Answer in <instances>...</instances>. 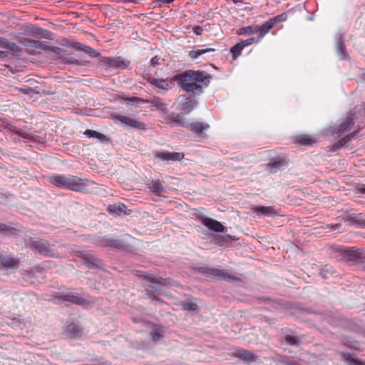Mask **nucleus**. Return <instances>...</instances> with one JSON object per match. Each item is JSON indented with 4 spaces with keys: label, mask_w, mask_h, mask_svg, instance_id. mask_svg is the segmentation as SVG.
Listing matches in <instances>:
<instances>
[{
    "label": "nucleus",
    "mask_w": 365,
    "mask_h": 365,
    "mask_svg": "<svg viewBox=\"0 0 365 365\" xmlns=\"http://www.w3.org/2000/svg\"><path fill=\"white\" fill-rule=\"evenodd\" d=\"M144 279L154 284L168 286L173 284L174 281L170 278L153 277L150 276H145Z\"/></svg>",
    "instance_id": "nucleus-26"
},
{
    "label": "nucleus",
    "mask_w": 365,
    "mask_h": 365,
    "mask_svg": "<svg viewBox=\"0 0 365 365\" xmlns=\"http://www.w3.org/2000/svg\"><path fill=\"white\" fill-rule=\"evenodd\" d=\"M187 128L192 131L193 133H197L198 135H202L204 134V131L207 130L210 128L209 124L201 122H194L189 123Z\"/></svg>",
    "instance_id": "nucleus-22"
},
{
    "label": "nucleus",
    "mask_w": 365,
    "mask_h": 365,
    "mask_svg": "<svg viewBox=\"0 0 365 365\" xmlns=\"http://www.w3.org/2000/svg\"><path fill=\"white\" fill-rule=\"evenodd\" d=\"M363 108H364V113H365V103L363 105Z\"/></svg>",
    "instance_id": "nucleus-61"
},
{
    "label": "nucleus",
    "mask_w": 365,
    "mask_h": 365,
    "mask_svg": "<svg viewBox=\"0 0 365 365\" xmlns=\"http://www.w3.org/2000/svg\"><path fill=\"white\" fill-rule=\"evenodd\" d=\"M31 246L32 249H34L41 255L46 257H56L58 256L57 252L53 248V245L51 246L49 242L46 240H40L34 241Z\"/></svg>",
    "instance_id": "nucleus-8"
},
{
    "label": "nucleus",
    "mask_w": 365,
    "mask_h": 365,
    "mask_svg": "<svg viewBox=\"0 0 365 365\" xmlns=\"http://www.w3.org/2000/svg\"><path fill=\"white\" fill-rule=\"evenodd\" d=\"M15 229L14 227H9L4 223L0 222V232H2L6 235H11L14 234Z\"/></svg>",
    "instance_id": "nucleus-40"
},
{
    "label": "nucleus",
    "mask_w": 365,
    "mask_h": 365,
    "mask_svg": "<svg viewBox=\"0 0 365 365\" xmlns=\"http://www.w3.org/2000/svg\"><path fill=\"white\" fill-rule=\"evenodd\" d=\"M28 35L34 38H41L48 40L54 39V34L39 26H32L27 31Z\"/></svg>",
    "instance_id": "nucleus-11"
},
{
    "label": "nucleus",
    "mask_w": 365,
    "mask_h": 365,
    "mask_svg": "<svg viewBox=\"0 0 365 365\" xmlns=\"http://www.w3.org/2000/svg\"><path fill=\"white\" fill-rule=\"evenodd\" d=\"M77 256L83 260V264L89 269H102L104 267L103 260L93 251H78Z\"/></svg>",
    "instance_id": "nucleus-5"
},
{
    "label": "nucleus",
    "mask_w": 365,
    "mask_h": 365,
    "mask_svg": "<svg viewBox=\"0 0 365 365\" xmlns=\"http://www.w3.org/2000/svg\"><path fill=\"white\" fill-rule=\"evenodd\" d=\"M158 1L163 4H170V3L173 2L175 0H158Z\"/></svg>",
    "instance_id": "nucleus-55"
},
{
    "label": "nucleus",
    "mask_w": 365,
    "mask_h": 365,
    "mask_svg": "<svg viewBox=\"0 0 365 365\" xmlns=\"http://www.w3.org/2000/svg\"><path fill=\"white\" fill-rule=\"evenodd\" d=\"M339 148H340V146L337 145V142H336V143H334V144L332 145V149H333V150H337Z\"/></svg>",
    "instance_id": "nucleus-57"
},
{
    "label": "nucleus",
    "mask_w": 365,
    "mask_h": 365,
    "mask_svg": "<svg viewBox=\"0 0 365 365\" xmlns=\"http://www.w3.org/2000/svg\"><path fill=\"white\" fill-rule=\"evenodd\" d=\"M152 292H156L158 294L161 292V289H159L156 285H151L149 287Z\"/></svg>",
    "instance_id": "nucleus-52"
},
{
    "label": "nucleus",
    "mask_w": 365,
    "mask_h": 365,
    "mask_svg": "<svg viewBox=\"0 0 365 365\" xmlns=\"http://www.w3.org/2000/svg\"><path fill=\"white\" fill-rule=\"evenodd\" d=\"M71 46L76 48L77 50L83 51V48L85 47V45H83V43H81L80 42H73L71 44Z\"/></svg>",
    "instance_id": "nucleus-46"
},
{
    "label": "nucleus",
    "mask_w": 365,
    "mask_h": 365,
    "mask_svg": "<svg viewBox=\"0 0 365 365\" xmlns=\"http://www.w3.org/2000/svg\"><path fill=\"white\" fill-rule=\"evenodd\" d=\"M331 255L337 260H344L351 265H357L365 261V250L343 246L332 247Z\"/></svg>",
    "instance_id": "nucleus-2"
},
{
    "label": "nucleus",
    "mask_w": 365,
    "mask_h": 365,
    "mask_svg": "<svg viewBox=\"0 0 365 365\" xmlns=\"http://www.w3.org/2000/svg\"><path fill=\"white\" fill-rule=\"evenodd\" d=\"M18 261L8 255H0V265L6 269L14 268L16 267Z\"/></svg>",
    "instance_id": "nucleus-28"
},
{
    "label": "nucleus",
    "mask_w": 365,
    "mask_h": 365,
    "mask_svg": "<svg viewBox=\"0 0 365 365\" xmlns=\"http://www.w3.org/2000/svg\"><path fill=\"white\" fill-rule=\"evenodd\" d=\"M357 131H354L349 135H346V137H349V140H351L352 138H356Z\"/></svg>",
    "instance_id": "nucleus-53"
},
{
    "label": "nucleus",
    "mask_w": 365,
    "mask_h": 365,
    "mask_svg": "<svg viewBox=\"0 0 365 365\" xmlns=\"http://www.w3.org/2000/svg\"><path fill=\"white\" fill-rule=\"evenodd\" d=\"M0 48L10 50L14 53H18L21 51L20 47L16 43H10L4 37L0 38Z\"/></svg>",
    "instance_id": "nucleus-27"
},
{
    "label": "nucleus",
    "mask_w": 365,
    "mask_h": 365,
    "mask_svg": "<svg viewBox=\"0 0 365 365\" xmlns=\"http://www.w3.org/2000/svg\"><path fill=\"white\" fill-rule=\"evenodd\" d=\"M23 43L24 46L41 50L47 51L48 44L47 41H41L34 39L26 38L24 40Z\"/></svg>",
    "instance_id": "nucleus-23"
},
{
    "label": "nucleus",
    "mask_w": 365,
    "mask_h": 365,
    "mask_svg": "<svg viewBox=\"0 0 365 365\" xmlns=\"http://www.w3.org/2000/svg\"><path fill=\"white\" fill-rule=\"evenodd\" d=\"M196 270L200 273L208 275L223 276L224 277H227L229 279H235V277L230 275L227 272H224L223 271L218 269L208 268L206 267H198L196 268Z\"/></svg>",
    "instance_id": "nucleus-18"
},
{
    "label": "nucleus",
    "mask_w": 365,
    "mask_h": 365,
    "mask_svg": "<svg viewBox=\"0 0 365 365\" xmlns=\"http://www.w3.org/2000/svg\"><path fill=\"white\" fill-rule=\"evenodd\" d=\"M363 79L365 81V74L363 76Z\"/></svg>",
    "instance_id": "nucleus-63"
},
{
    "label": "nucleus",
    "mask_w": 365,
    "mask_h": 365,
    "mask_svg": "<svg viewBox=\"0 0 365 365\" xmlns=\"http://www.w3.org/2000/svg\"><path fill=\"white\" fill-rule=\"evenodd\" d=\"M202 31H203V29L200 26H195L193 28V32L197 36H200L202 34Z\"/></svg>",
    "instance_id": "nucleus-49"
},
{
    "label": "nucleus",
    "mask_w": 365,
    "mask_h": 365,
    "mask_svg": "<svg viewBox=\"0 0 365 365\" xmlns=\"http://www.w3.org/2000/svg\"><path fill=\"white\" fill-rule=\"evenodd\" d=\"M128 101L132 102V103H145L148 102V100H145L142 98L138 97H131L127 99Z\"/></svg>",
    "instance_id": "nucleus-44"
},
{
    "label": "nucleus",
    "mask_w": 365,
    "mask_h": 365,
    "mask_svg": "<svg viewBox=\"0 0 365 365\" xmlns=\"http://www.w3.org/2000/svg\"><path fill=\"white\" fill-rule=\"evenodd\" d=\"M8 57V53L6 51H0V58H5Z\"/></svg>",
    "instance_id": "nucleus-54"
},
{
    "label": "nucleus",
    "mask_w": 365,
    "mask_h": 365,
    "mask_svg": "<svg viewBox=\"0 0 365 365\" xmlns=\"http://www.w3.org/2000/svg\"><path fill=\"white\" fill-rule=\"evenodd\" d=\"M236 356L244 361H255L257 359V356L254 353L246 350L237 352Z\"/></svg>",
    "instance_id": "nucleus-32"
},
{
    "label": "nucleus",
    "mask_w": 365,
    "mask_h": 365,
    "mask_svg": "<svg viewBox=\"0 0 365 365\" xmlns=\"http://www.w3.org/2000/svg\"><path fill=\"white\" fill-rule=\"evenodd\" d=\"M349 137H346V135L345 137H344L343 138L340 139L338 142H337V145H339L340 147H344V146H346L347 143L349 142Z\"/></svg>",
    "instance_id": "nucleus-47"
},
{
    "label": "nucleus",
    "mask_w": 365,
    "mask_h": 365,
    "mask_svg": "<svg viewBox=\"0 0 365 365\" xmlns=\"http://www.w3.org/2000/svg\"><path fill=\"white\" fill-rule=\"evenodd\" d=\"M288 365H294V364H292V363H290V364H288Z\"/></svg>",
    "instance_id": "nucleus-64"
},
{
    "label": "nucleus",
    "mask_w": 365,
    "mask_h": 365,
    "mask_svg": "<svg viewBox=\"0 0 365 365\" xmlns=\"http://www.w3.org/2000/svg\"><path fill=\"white\" fill-rule=\"evenodd\" d=\"M214 51H215V48H205V49H199V50H196V51L192 50V51H190L189 52V56L192 59H196L200 56H201L202 54H205L207 53L214 52Z\"/></svg>",
    "instance_id": "nucleus-34"
},
{
    "label": "nucleus",
    "mask_w": 365,
    "mask_h": 365,
    "mask_svg": "<svg viewBox=\"0 0 365 365\" xmlns=\"http://www.w3.org/2000/svg\"><path fill=\"white\" fill-rule=\"evenodd\" d=\"M178 108L181 110L184 115L189 114L198 105V101L194 98L180 96L178 98Z\"/></svg>",
    "instance_id": "nucleus-9"
},
{
    "label": "nucleus",
    "mask_w": 365,
    "mask_h": 365,
    "mask_svg": "<svg viewBox=\"0 0 365 365\" xmlns=\"http://www.w3.org/2000/svg\"><path fill=\"white\" fill-rule=\"evenodd\" d=\"M122 1H125V2H130V3H134V4H136L138 1V0H122Z\"/></svg>",
    "instance_id": "nucleus-58"
},
{
    "label": "nucleus",
    "mask_w": 365,
    "mask_h": 365,
    "mask_svg": "<svg viewBox=\"0 0 365 365\" xmlns=\"http://www.w3.org/2000/svg\"><path fill=\"white\" fill-rule=\"evenodd\" d=\"M288 166V161L284 158H274L265 164L266 170L270 173H276L277 171L284 169Z\"/></svg>",
    "instance_id": "nucleus-10"
},
{
    "label": "nucleus",
    "mask_w": 365,
    "mask_h": 365,
    "mask_svg": "<svg viewBox=\"0 0 365 365\" xmlns=\"http://www.w3.org/2000/svg\"><path fill=\"white\" fill-rule=\"evenodd\" d=\"M21 92L24 94H26V95H29V94H31V93H38V91H36L34 88H31V87H25V88H21Z\"/></svg>",
    "instance_id": "nucleus-43"
},
{
    "label": "nucleus",
    "mask_w": 365,
    "mask_h": 365,
    "mask_svg": "<svg viewBox=\"0 0 365 365\" xmlns=\"http://www.w3.org/2000/svg\"><path fill=\"white\" fill-rule=\"evenodd\" d=\"M100 65L106 68H113L117 69H126L130 65V61L124 59L121 56L116 57H103L100 62Z\"/></svg>",
    "instance_id": "nucleus-6"
},
{
    "label": "nucleus",
    "mask_w": 365,
    "mask_h": 365,
    "mask_svg": "<svg viewBox=\"0 0 365 365\" xmlns=\"http://www.w3.org/2000/svg\"><path fill=\"white\" fill-rule=\"evenodd\" d=\"M215 237V243L219 245H222L224 242H222V236H220V235H214Z\"/></svg>",
    "instance_id": "nucleus-50"
},
{
    "label": "nucleus",
    "mask_w": 365,
    "mask_h": 365,
    "mask_svg": "<svg viewBox=\"0 0 365 365\" xmlns=\"http://www.w3.org/2000/svg\"><path fill=\"white\" fill-rule=\"evenodd\" d=\"M252 210L255 212L267 217H274L277 215V210L271 206H255Z\"/></svg>",
    "instance_id": "nucleus-24"
},
{
    "label": "nucleus",
    "mask_w": 365,
    "mask_h": 365,
    "mask_svg": "<svg viewBox=\"0 0 365 365\" xmlns=\"http://www.w3.org/2000/svg\"><path fill=\"white\" fill-rule=\"evenodd\" d=\"M160 58L158 57L157 56L152 58V59L150 60V67H155L156 66L160 65Z\"/></svg>",
    "instance_id": "nucleus-45"
},
{
    "label": "nucleus",
    "mask_w": 365,
    "mask_h": 365,
    "mask_svg": "<svg viewBox=\"0 0 365 365\" xmlns=\"http://www.w3.org/2000/svg\"><path fill=\"white\" fill-rule=\"evenodd\" d=\"M83 51L86 53L89 56L92 58H97L101 56L99 51L88 46H85V47L83 48Z\"/></svg>",
    "instance_id": "nucleus-39"
},
{
    "label": "nucleus",
    "mask_w": 365,
    "mask_h": 365,
    "mask_svg": "<svg viewBox=\"0 0 365 365\" xmlns=\"http://www.w3.org/2000/svg\"><path fill=\"white\" fill-rule=\"evenodd\" d=\"M202 223L209 230L215 232H225L227 230V228L221 222L212 218H204Z\"/></svg>",
    "instance_id": "nucleus-16"
},
{
    "label": "nucleus",
    "mask_w": 365,
    "mask_h": 365,
    "mask_svg": "<svg viewBox=\"0 0 365 365\" xmlns=\"http://www.w3.org/2000/svg\"><path fill=\"white\" fill-rule=\"evenodd\" d=\"M162 337V335L160 334V333L158 331V330H155L153 334V340L154 341H159Z\"/></svg>",
    "instance_id": "nucleus-48"
},
{
    "label": "nucleus",
    "mask_w": 365,
    "mask_h": 365,
    "mask_svg": "<svg viewBox=\"0 0 365 365\" xmlns=\"http://www.w3.org/2000/svg\"><path fill=\"white\" fill-rule=\"evenodd\" d=\"M47 51H50L56 53L57 55L56 59L65 64H76L80 66H86L88 63V61H83L72 56H63V53H64L66 51L63 48L58 46H52L48 45Z\"/></svg>",
    "instance_id": "nucleus-7"
},
{
    "label": "nucleus",
    "mask_w": 365,
    "mask_h": 365,
    "mask_svg": "<svg viewBox=\"0 0 365 365\" xmlns=\"http://www.w3.org/2000/svg\"><path fill=\"white\" fill-rule=\"evenodd\" d=\"M84 134L88 138H96L101 142H108L109 140V138L106 135L96 130L88 129L84 132Z\"/></svg>",
    "instance_id": "nucleus-31"
},
{
    "label": "nucleus",
    "mask_w": 365,
    "mask_h": 365,
    "mask_svg": "<svg viewBox=\"0 0 365 365\" xmlns=\"http://www.w3.org/2000/svg\"><path fill=\"white\" fill-rule=\"evenodd\" d=\"M65 333L66 336L69 338H76L81 334L79 327L74 323H71L66 327Z\"/></svg>",
    "instance_id": "nucleus-30"
},
{
    "label": "nucleus",
    "mask_w": 365,
    "mask_h": 365,
    "mask_svg": "<svg viewBox=\"0 0 365 365\" xmlns=\"http://www.w3.org/2000/svg\"><path fill=\"white\" fill-rule=\"evenodd\" d=\"M260 39L261 38H259V37L258 38L251 37V38H250L248 39L242 41L241 43L243 45V47L245 48V46H250V45H252L253 43H258Z\"/></svg>",
    "instance_id": "nucleus-42"
},
{
    "label": "nucleus",
    "mask_w": 365,
    "mask_h": 365,
    "mask_svg": "<svg viewBox=\"0 0 365 365\" xmlns=\"http://www.w3.org/2000/svg\"><path fill=\"white\" fill-rule=\"evenodd\" d=\"M297 142L301 145H309L313 144L315 140L309 135H302L298 138Z\"/></svg>",
    "instance_id": "nucleus-38"
},
{
    "label": "nucleus",
    "mask_w": 365,
    "mask_h": 365,
    "mask_svg": "<svg viewBox=\"0 0 365 365\" xmlns=\"http://www.w3.org/2000/svg\"><path fill=\"white\" fill-rule=\"evenodd\" d=\"M146 79L150 83L154 85L155 87L160 88L162 90L167 91L170 88V83L167 80L158 79L150 76H149Z\"/></svg>",
    "instance_id": "nucleus-29"
},
{
    "label": "nucleus",
    "mask_w": 365,
    "mask_h": 365,
    "mask_svg": "<svg viewBox=\"0 0 365 365\" xmlns=\"http://www.w3.org/2000/svg\"><path fill=\"white\" fill-rule=\"evenodd\" d=\"M115 118L131 128H138L140 130L145 128L143 123L133 118L123 116L121 115H115Z\"/></svg>",
    "instance_id": "nucleus-21"
},
{
    "label": "nucleus",
    "mask_w": 365,
    "mask_h": 365,
    "mask_svg": "<svg viewBox=\"0 0 365 365\" xmlns=\"http://www.w3.org/2000/svg\"><path fill=\"white\" fill-rule=\"evenodd\" d=\"M169 122L168 124L170 125H177L180 127L187 128L188 126V122L185 120V115L183 113H171L168 115Z\"/></svg>",
    "instance_id": "nucleus-17"
},
{
    "label": "nucleus",
    "mask_w": 365,
    "mask_h": 365,
    "mask_svg": "<svg viewBox=\"0 0 365 365\" xmlns=\"http://www.w3.org/2000/svg\"><path fill=\"white\" fill-rule=\"evenodd\" d=\"M356 112L351 110L346 113V119L342 122L338 128V133H346L349 131L354 126V119L355 118Z\"/></svg>",
    "instance_id": "nucleus-15"
},
{
    "label": "nucleus",
    "mask_w": 365,
    "mask_h": 365,
    "mask_svg": "<svg viewBox=\"0 0 365 365\" xmlns=\"http://www.w3.org/2000/svg\"><path fill=\"white\" fill-rule=\"evenodd\" d=\"M148 103L163 112H167V104L163 103L158 97H154L152 100H148Z\"/></svg>",
    "instance_id": "nucleus-33"
},
{
    "label": "nucleus",
    "mask_w": 365,
    "mask_h": 365,
    "mask_svg": "<svg viewBox=\"0 0 365 365\" xmlns=\"http://www.w3.org/2000/svg\"><path fill=\"white\" fill-rule=\"evenodd\" d=\"M155 156L165 161H180L184 158L182 153L158 151Z\"/></svg>",
    "instance_id": "nucleus-14"
},
{
    "label": "nucleus",
    "mask_w": 365,
    "mask_h": 365,
    "mask_svg": "<svg viewBox=\"0 0 365 365\" xmlns=\"http://www.w3.org/2000/svg\"><path fill=\"white\" fill-rule=\"evenodd\" d=\"M358 217L359 218V220H361V215H359Z\"/></svg>",
    "instance_id": "nucleus-62"
},
{
    "label": "nucleus",
    "mask_w": 365,
    "mask_h": 365,
    "mask_svg": "<svg viewBox=\"0 0 365 365\" xmlns=\"http://www.w3.org/2000/svg\"><path fill=\"white\" fill-rule=\"evenodd\" d=\"M73 175H53L49 178V182L53 185L76 192H84L86 188L85 183Z\"/></svg>",
    "instance_id": "nucleus-3"
},
{
    "label": "nucleus",
    "mask_w": 365,
    "mask_h": 365,
    "mask_svg": "<svg viewBox=\"0 0 365 365\" xmlns=\"http://www.w3.org/2000/svg\"><path fill=\"white\" fill-rule=\"evenodd\" d=\"M336 49L341 60H346L348 58V53L345 47L344 39L341 34L336 38Z\"/></svg>",
    "instance_id": "nucleus-20"
},
{
    "label": "nucleus",
    "mask_w": 365,
    "mask_h": 365,
    "mask_svg": "<svg viewBox=\"0 0 365 365\" xmlns=\"http://www.w3.org/2000/svg\"><path fill=\"white\" fill-rule=\"evenodd\" d=\"M222 239H223L222 242H224V243L230 242L231 240H236L235 237H232V236H231L230 235H226L225 236H222Z\"/></svg>",
    "instance_id": "nucleus-51"
},
{
    "label": "nucleus",
    "mask_w": 365,
    "mask_h": 365,
    "mask_svg": "<svg viewBox=\"0 0 365 365\" xmlns=\"http://www.w3.org/2000/svg\"><path fill=\"white\" fill-rule=\"evenodd\" d=\"M149 188L155 194H160L163 191V186L160 180H152L149 185Z\"/></svg>",
    "instance_id": "nucleus-35"
},
{
    "label": "nucleus",
    "mask_w": 365,
    "mask_h": 365,
    "mask_svg": "<svg viewBox=\"0 0 365 365\" xmlns=\"http://www.w3.org/2000/svg\"><path fill=\"white\" fill-rule=\"evenodd\" d=\"M178 304L182 307L183 310L195 311L199 308L198 305L193 302L181 301Z\"/></svg>",
    "instance_id": "nucleus-36"
},
{
    "label": "nucleus",
    "mask_w": 365,
    "mask_h": 365,
    "mask_svg": "<svg viewBox=\"0 0 365 365\" xmlns=\"http://www.w3.org/2000/svg\"><path fill=\"white\" fill-rule=\"evenodd\" d=\"M233 1V3L235 4H237V3H242L243 1V0H232Z\"/></svg>",
    "instance_id": "nucleus-59"
},
{
    "label": "nucleus",
    "mask_w": 365,
    "mask_h": 365,
    "mask_svg": "<svg viewBox=\"0 0 365 365\" xmlns=\"http://www.w3.org/2000/svg\"><path fill=\"white\" fill-rule=\"evenodd\" d=\"M212 78L211 75L202 71L187 70L174 76L171 81L178 82L188 93L200 95L203 87H207Z\"/></svg>",
    "instance_id": "nucleus-1"
},
{
    "label": "nucleus",
    "mask_w": 365,
    "mask_h": 365,
    "mask_svg": "<svg viewBox=\"0 0 365 365\" xmlns=\"http://www.w3.org/2000/svg\"><path fill=\"white\" fill-rule=\"evenodd\" d=\"M262 28H263V25L259 26V25L253 24V25H250L248 26L242 27V28L239 29L236 31V34L240 36H241V35H252V34H258L259 38H262L266 35V34H264V32L262 31H263Z\"/></svg>",
    "instance_id": "nucleus-12"
},
{
    "label": "nucleus",
    "mask_w": 365,
    "mask_h": 365,
    "mask_svg": "<svg viewBox=\"0 0 365 365\" xmlns=\"http://www.w3.org/2000/svg\"><path fill=\"white\" fill-rule=\"evenodd\" d=\"M244 48L241 41L236 43L230 48V52L232 54L233 59H236L241 55L242 51Z\"/></svg>",
    "instance_id": "nucleus-37"
},
{
    "label": "nucleus",
    "mask_w": 365,
    "mask_h": 365,
    "mask_svg": "<svg viewBox=\"0 0 365 365\" xmlns=\"http://www.w3.org/2000/svg\"><path fill=\"white\" fill-rule=\"evenodd\" d=\"M129 235H125L122 238L113 239L108 236L102 237L96 240V245L102 247H113L120 250H127L130 245L127 242V239H131Z\"/></svg>",
    "instance_id": "nucleus-4"
},
{
    "label": "nucleus",
    "mask_w": 365,
    "mask_h": 365,
    "mask_svg": "<svg viewBox=\"0 0 365 365\" xmlns=\"http://www.w3.org/2000/svg\"><path fill=\"white\" fill-rule=\"evenodd\" d=\"M56 297L60 299H62L63 301H66V302H71L72 304H78V305H82L86 302L85 299L78 297L76 295H73V294H62L56 296Z\"/></svg>",
    "instance_id": "nucleus-25"
},
{
    "label": "nucleus",
    "mask_w": 365,
    "mask_h": 365,
    "mask_svg": "<svg viewBox=\"0 0 365 365\" xmlns=\"http://www.w3.org/2000/svg\"><path fill=\"white\" fill-rule=\"evenodd\" d=\"M284 340L287 344L291 346H296L300 343V340L297 337L290 335L286 336Z\"/></svg>",
    "instance_id": "nucleus-41"
},
{
    "label": "nucleus",
    "mask_w": 365,
    "mask_h": 365,
    "mask_svg": "<svg viewBox=\"0 0 365 365\" xmlns=\"http://www.w3.org/2000/svg\"><path fill=\"white\" fill-rule=\"evenodd\" d=\"M362 225H363V226H364V227H365V219L364 220V222H363V224H362Z\"/></svg>",
    "instance_id": "nucleus-60"
},
{
    "label": "nucleus",
    "mask_w": 365,
    "mask_h": 365,
    "mask_svg": "<svg viewBox=\"0 0 365 365\" xmlns=\"http://www.w3.org/2000/svg\"><path fill=\"white\" fill-rule=\"evenodd\" d=\"M359 190L361 193L365 194V185H362L359 188Z\"/></svg>",
    "instance_id": "nucleus-56"
},
{
    "label": "nucleus",
    "mask_w": 365,
    "mask_h": 365,
    "mask_svg": "<svg viewBox=\"0 0 365 365\" xmlns=\"http://www.w3.org/2000/svg\"><path fill=\"white\" fill-rule=\"evenodd\" d=\"M107 212L115 216H120L122 215H129L130 210L128 212L126 211V206L123 203H115L108 205L107 207Z\"/></svg>",
    "instance_id": "nucleus-19"
},
{
    "label": "nucleus",
    "mask_w": 365,
    "mask_h": 365,
    "mask_svg": "<svg viewBox=\"0 0 365 365\" xmlns=\"http://www.w3.org/2000/svg\"><path fill=\"white\" fill-rule=\"evenodd\" d=\"M287 15L286 13H282L279 15L270 18L264 24H263L262 31L264 34H267L276 24L285 21L287 20Z\"/></svg>",
    "instance_id": "nucleus-13"
}]
</instances>
